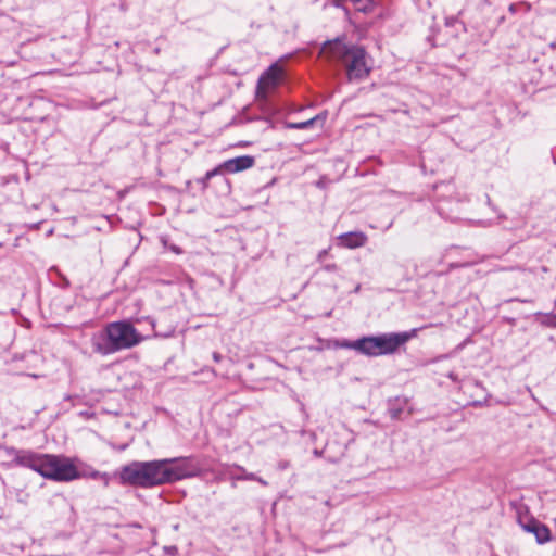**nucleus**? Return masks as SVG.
Wrapping results in <instances>:
<instances>
[{"label": "nucleus", "mask_w": 556, "mask_h": 556, "mask_svg": "<svg viewBox=\"0 0 556 556\" xmlns=\"http://www.w3.org/2000/svg\"><path fill=\"white\" fill-rule=\"evenodd\" d=\"M58 275L61 279V283H60L61 288H63V289L68 288L71 285L70 280L64 275H62L60 271H58Z\"/></svg>", "instance_id": "412c9836"}, {"label": "nucleus", "mask_w": 556, "mask_h": 556, "mask_svg": "<svg viewBox=\"0 0 556 556\" xmlns=\"http://www.w3.org/2000/svg\"><path fill=\"white\" fill-rule=\"evenodd\" d=\"M341 1H342V0H332V3H333V5H336L337 8H340V7H341Z\"/></svg>", "instance_id": "c756f323"}, {"label": "nucleus", "mask_w": 556, "mask_h": 556, "mask_svg": "<svg viewBox=\"0 0 556 556\" xmlns=\"http://www.w3.org/2000/svg\"><path fill=\"white\" fill-rule=\"evenodd\" d=\"M315 457H320L323 455V450L315 448L313 451Z\"/></svg>", "instance_id": "c85d7f7f"}, {"label": "nucleus", "mask_w": 556, "mask_h": 556, "mask_svg": "<svg viewBox=\"0 0 556 556\" xmlns=\"http://www.w3.org/2000/svg\"><path fill=\"white\" fill-rule=\"evenodd\" d=\"M0 452L10 459L8 462L9 467L20 466L28 469H31L37 453L31 450H18L13 446H0Z\"/></svg>", "instance_id": "0eeeda50"}, {"label": "nucleus", "mask_w": 556, "mask_h": 556, "mask_svg": "<svg viewBox=\"0 0 556 556\" xmlns=\"http://www.w3.org/2000/svg\"><path fill=\"white\" fill-rule=\"evenodd\" d=\"M254 164V156L241 155L223 162L222 164H219V168H223V172L225 173L236 174L253 167Z\"/></svg>", "instance_id": "1a4fd4ad"}, {"label": "nucleus", "mask_w": 556, "mask_h": 556, "mask_svg": "<svg viewBox=\"0 0 556 556\" xmlns=\"http://www.w3.org/2000/svg\"><path fill=\"white\" fill-rule=\"evenodd\" d=\"M144 337L128 319L108 323L91 337V348L96 354L108 356L139 345Z\"/></svg>", "instance_id": "7ed1b4c3"}, {"label": "nucleus", "mask_w": 556, "mask_h": 556, "mask_svg": "<svg viewBox=\"0 0 556 556\" xmlns=\"http://www.w3.org/2000/svg\"><path fill=\"white\" fill-rule=\"evenodd\" d=\"M325 118H326V116H321L320 114H318V115H316L307 121H304V122H299V123L288 122L286 124V127L289 129H299V130L300 129H308L319 122L323 124Z\"/></svg>", "instance_id": "ddd939ff"}, {"label": "nucleus", "mask_w": 556, "mask_h": 556, "mask_svg": "<svg viewBox=\"0 0 556 556\" xmlns=\"http://www.w3.org/2000/svg\"><path fill=\"white\" fill-rule=\"evenodd\" d=\"M321 52L333 74L337 77L344 75L348 83H361L371 72L366 49L359 45L346 43L342 37L327 40Z\"/></svg>", "instance_id": "f03ea898"}, {"label": "nucleus", "mask_w": 556, "mask_h": 556, "mask_svg": "<svg viewBox=\"0 0 556 556\" xmlns=\"http://www.w3.org/2000/svg\"><path fill=\"white\" fill-rule=\"evenodd\" d=\"M352 343H353V341L345 340V341H343L341 346L348 348V349H353V346H351Z\"/></svg>", "instance_id": "cd10ccee"}, {"label": "nucleus", "mask_w": 556, "mask_h": 556, "mask_svg": "<svg viewBox=\"0 0 556 556\" xmlns=\"http://www.w3.org/2000/svg\"><path fill=\"white\" fill-rule=\"evenodd\" d=\"M238 469L242 472V475L238 476L237 479H241V480H250V481H254L256 480V475L254 473H248L245 471L244 468L242 467H238Z\"/></svg>", "instance_id": "f3484780"}, {"label": "nucleus", "mask_w": 556, "mask_h": 556, "mask_svg": "<svg viewBox=\"0 0 556 556\" xmlns=\"http://www.w3.org/2000/svg\"><path fill=\"white\" fill-rule=\"evenodd\" d=\"M170 250H172L174 253H176V254H181V253H182V249H181L180 247L176 245V244H173V245L170 247Z\"/></svg>", "instance_id": "393cba45"}, {"label": "nucleus", "mask_w": 556, "mask_h": 556, "mask_svg": "<svg viewBox=\"0 0 556 556\" xmlns=\"http://www.w3.org/2000/svg\"><path fill=\"white\" fill-rule=\"evenodd\" d=\"M361 12H367L371 5V0H351Z\"/></svg>", "instance_id": "2eb2a0df"}, {"label": "nucleus", "mask_w": 556, "mask_h": 556, "mask_svg": "<svg viewBox=\"0 0 556 556\" xmlns=\"http://www.w3.org/2000/svg\"><path fill=\"white\" fill-rule=\"evenodd\" d=\"M518 523L528 533L535 536L538 544H545L552 540L551 529L534 517H528L526 520L521 516L518 517Z\"/></svg>", "instance_id": "6e6552de"}, {"label": "nucleus", "mask_w": 556, "mask_h": 556, "mask_svg": "<svg viewBox=\"0 0 556 556\" xmlns=\"http://www.w3.org/2000/svg\"><path fill=\"white\" fill-rule=\"evenodd\" d=\"M367 237L361 231H351L342 233L338 237L339 245L349 249L363 247Z\"/></svg>", "instance_id": "9d476101"}, {"label": "nucleus", "mask_w": 556, "mask_h": 556, "mask_svg": "<svg viewBox=\"0 0 556 556\" xmlns=\"http://www.w3.org/2000/svg\"><path fill=\"white\" fill-rule=\"evenodd\" d=\"M408 404V400L406 397L396 396L394 399H390L388 401V413L393 420L402 419V415L405 412V408Z\"/></svg>", "instance_id": "9b49d317"}, {"label": "nucleus", "mask_w": 556, "mask_h": 556, "mask_svg": "<svg viewBox=\"0 0 556 556\" xmlns=\"http://www.w3.org/2000/svg\"><path fill=\"white\" fill-rule=\"evenodd\" d=\"M150 324L152 326V328L154 329V334L155 336H161V337H169L174 330H170L168 332H164V333H161L156 330V325H155V321L153 319H150Z\"/></svg>", "instance_id": "6ab92c4d"}, {"label": "nucleus", "mask_w": 556, "mask_h": 556, "mask_svg": "<svg viewBox=\"0 0 556 556\" xmlns=\"http://www.w3.org/2000/svg\"><path fill=\"white\" fill-rule=\"evenodd\" d=\"M542 324L546 327H556V314L545 315V318L544 320H542Z\"/></svg>", "instance_id": "dca6fc26"}, {"label": "nucleus", "mask_w": 556, "mask_h": 556, "mask_svg": "<svg viewBox=\"0 0 556 556\" xmlns=\"http://www.w3.org/2000/svg\"><path fill=\"white\" fill-rule=\"evenodd\" d=\"M78 471L81 473H85V475L80 476V479L81 478H91L93 480L102 479L105 485H108L110 482V477L108 473L100 472L89 466H85V465H83V463L78 464Z\"/></svg>", "instance_id": "f8f14e48"}, {"label": "nucleus", "mask_w": 556, "mask_h": 556, "mask_svg": "<svg viewBox=\"0 0 556 556\" xmlns=\"http://www.w3.org/2000/svg\"><path fill=\"white\" fill-rule=\"evenodd\" d=\"M280 81V70L276 64L270 65L262 73L257 80L255 97L258 101L268 100L269 90L275 89Z\"/></svg>", "instance_id": "423d86ee"}, {"label": "nucleus", "mask_w": 556, "mask_h": 556, "mask_svg": "<svg viewBox=\"0 0 556 556\" xmlns=\"http://www.w3.org/2000/svg\"><path fill=\"white\" fill-rule=\"evenodd\" d=\"M519 7H526L527 10H530V5L529 4H526L523 2L521 3H511L508 8V10L511 12V13H516L518 8Z\"/></svg>", "instance_id": "a211bd4d"}, {"label": "nucleus", "mask_w": 556, "mask_h": 556, "mask_svg": "<svg viewBox=\"0 0 556 556\" xmlns=\"http://www.w3.org/2000/svg\"><path fill=\"white\" fill-rule=\"evenodd\" d=\"M199 468L191 457L134 460L116 472L122 485L152 489L195 477Z\"/></svg>", "instance_id": "f257e3e1"}, {"label": "nucleus", "mask_w": 556, "mask_h": 556, "mask_svg": "<svg viewBox=\"0 0 556 556\" xmlns=\"http://www.w3.org/2000/svg\"><path fill=\"white\" fill-rule=\"evenodd\" d=\"M219 173H223V168H219V165H218L217 167L213 168L212 170H208V172L205 174V176H204V177H202V178L200 179V182H201L204 187H206L207 181H208L211 178H213L214 176H216L217 174H219Z\"/></svg>", "instance_id": "4468645a"}, {"label": "nucleus", "mask_w": 556, "mask_h": 556, "mask_svg": "<svg viewBox=\"0 0 556 556\" xmlns=\"http://www.w3.org/2000/svg\"><path fill=\"white\" fill-rule=\"evenodd\" d=\"M327 254H328L327 249L321 250L317 255V261L323 262V260L327 256Z\"/></svg>", "instance_id": "4be33fe9"}, {"label": "nucleus", "mask_w": 556, "mask_h": 556, "mask_svg": "<svg viewBox=\"0 0 556 556\" xmlns=\"http://www.w3.org/2000/svg\"><path fill=\"white\" fill-rule=\"evenodd\" d=\"M418 329L404 332H391L379 336H365L354 340L351 346L367 356L387 355L396 352L417 333Z\"/></svg>", "instance_id": "39448f33"}, {"label": "nucleus", "mask_w": 556, "mask_h": 556, "mask_svg": "<svg viewBox=\"0 0 556 556\" xmlns=\"http://www.w3.org/2000/svg\"><path fill=\"white\" fill-rule=\"evenodd\" d=\"M213 359H214L216 363H218V362H220V361L223 359V355H222L220 353H218V352H214V353H213Z\"/></svg>", "instance_id": "a878e982"}, {"label": "nucleus", "mask_w": 556, "mask_h": 556, "mask_svg": "<svg viewBox=\"0 0 556 556\" xmlns=\"http://www.w3.org/2000/svg\"><path fill=\"white\" fill-rule=\"evenodd\" d=\"M453 21H454V18H448V20L446 21V25H451V24H453Z\"/></svg>", "instance_id": "473e14b6"}, {"label": "nucleus", "mask_w": 556, "mask_h": 556, "mask_svg": "<svg viewBox=\"0 0 556 556\" xmlns=\"http://www.w3.org/2000/svg\"><path fill=\"white\" fill-rule=\"evenodd\" d=\"M326 185H327V179L325 177H321L317 182H316V186L318 188H326Z\"/></svg>", "instance_id": "5701e85b"}, {"label": "nucleus", "mask_w": 556, "mask_h": 556, "mask_svg": "<svg viewBox=\"0 0 556 556\" xmlns=\"http://www.w3.org/2000/svg\"><path fill=\"white\" fill-rule=\"evenodd\" d=\"M321 269L325 271H328V273H334L338 270V266L334 263L325 264V265H323Z\"/></svg>", "instance_id": "aec40b11"}, {"label": "nucleus", "mask_w": 556, "mask_h": 556, "mask_svg": "<svg viewBox=\"0 0 556 556\" xmlns=\"http://www.w3.org/2000/svg\"><path fill=\"white\" fill-rule=\"evenodd\" d=\"M514 301H518V302H522V303H530V302H532V300H521L519 298L509 299L506 302H514Z\"/></svg>", "instance_id": "bb28decb"}, {"label": "nucleus", "mask_w": 556, "mask_h": 556, "mask_svg": "<svg viewBox=\"0 0 556 556\" xmlns=\"http://www.w3.org/2000/svg\"><path fill=\"white\" fill-rule=\"evenodd\" d=\"M503 320H504L505 323L509 324L510 326H515V325H516V323H517L516 318H514V317H507V316H504V317H503Z\"/></svg>", "instance_id": "b1692460"}, {"label": "nucleus", "mask_w": 556, "mask_h": 556, "mask_svg": "<svg viewBox=\"0 0 556 556\" xmlns=\"http://www.w3.org/2000/svg\"><path fill=\"white\" fill-rule=\"evenodd\" d=\"M77 457L63 454L36 453L31 470L42 478L54 482H72L80 479L84 473L78 471Z\"/></svg>", "instance_id": "20e7f679"}, {"label": "nucleus", "mask_w": 556, "mask_h": 556, "mask_svg": "<svg viewBox=\"0 0 556 556\" xmlns=\"http://www.w3.org/2000/svg\"><path fill=\"white\" fill-rule=\"evenodd\" d=\"M473 405H475V406H481V405H482V402H480V401H475V402H473Z\"/></svg>", "instance_id": "2f4dec72"}, {"label": "nucleus", "mask_w": 556, "mask_h": 556, "mask_svg": "<svg viewBox=\"0 0 556 556\" xmlns=\"http://www.w3.org/2000/svg\"><path fill=\"white\" fill-rule=\"evenodd\" d=\"M255 481H258L260 483H262L263 485H267V482L264 481L262 478H258L256 477V480Z\"/></svg>", "instance_id": "7c9ffc66"}]
</instances>
